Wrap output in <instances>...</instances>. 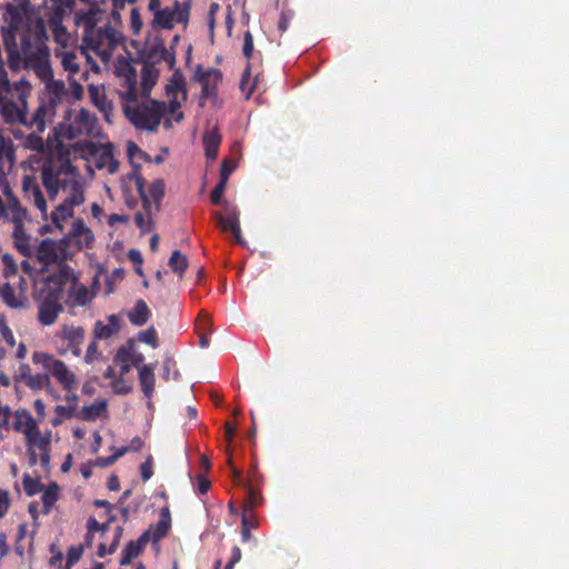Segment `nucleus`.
Returning a JSON list of instances; mask_svg holds the SVG:
<instances>
[{
  "mask_svg": "<svg viewBox=\"0 0 569 569\" xmlns=\"http://www.w3.org/2000/svg\"><path fill=\"white\" fill-rule=\"evenodd\" d=\"M139 198L142 203V211L134 214V223L140 229L141 233L151 232L153 229V216L158 212L154 211L152 199L147 194V189L143 188L142 192L138 191Z\"/></svg>",
  "mask_w": 569,
  "mask_h": 569,
  "instance_id": "2eb2a0df",
  "label": "nucleus"
},
{
  "mask_svg": "<svg viewBox=\"0 0 569 569\" xmlns=\"http://www.w3.org/2000/svg\"><path fill=\"white\" fill-rule=\"evenodd\" d=\"M107 411V401H96L90 406L82 407L79 418L84 421H94Z\"/></svg>",
  "mask_w": 569,
  "mask_h": 569,
  "instance_id": "f704fd0d",
  "label": "nucleus"
},
{
  "mask_svg": "<svg viewBox=\"0 0 569 569\" xmlns=\"http://www.w3.org/2000/svg\"><path fill=\"white\" fill-rule=\"evenodd\" d=\"M33 254L37 257L38 261L43 266H50L53 263H60L59 260V248L57 242L51 238L42 239L41 242L36 248Z\"/></svg>",
  "mask_w": 569,
  "mask_h": 569,
  "instance_id": "aec40b11",
  "label": "nucleus"
},
{
  "mask_svg": "<svg viewBox=\"0 0 569 569\" xmlns=\"http://www.w3.org/2000/svg\"><path fill=\"white\" fill-rule=\"evenodd\" d=\"M148 10L153 14L151 24L153 28L172 30L176 23L184 26L189 22L190 4L174 0L171 7H161V0H149Z\"/></svg>",
  "mask_w": 569,
  "mask_h": 569,
  "instance_id": "423d86ee",
  "label": "nucleus"
},
{
  "mask_svg": "<svg viewBox=\"0 0 569 569\" xmlns=\"http://www.w3.org/2000/svg\"><path fill=\"white\" fill-rule=\"evenodd\" d=\"M247 490V499L244 503V509L253 510L258 506H260L263 501L261 492L256 489L250 482L246 486Z\"/></svg>",
  "mask_w": 569,
  "mask_h": 569,
  "instance_id": "79ce46f5",
  "label": "nucleus"
},
{
  "mask_svg": "<svg viewBox=\"0 0 569 569\" xmlns=\"http://www.w3.org/2000/svg\"><path fill=\"white\" fill-rule=\"evenodd\" d=\"M171 270L182 277L183 272L188 268V259L179 250H174L168 262Z\"/></svg>",
  "mask_w": 569,
  "mask_h": 569,
  "instance_id": "a19ab883",
  "label": "nucleus"
},
{
  "mask_svg": "<svg viewBox=\"0 0 569 569\" xmlns=\"http://www.w3.org/2000/svg\"><path fill=\"white\" fill-rule=\"evenodd\" d=\"M59 486L56 482L50 483L41 496L43 513H50L52 507L58 500Z\"/></svg>",
  "mask_w": 569,
  "mask_h": 569,
  "instance_id": "ea45409f",
  "label": "nucleus"
},
{
  "mask_svg": "<svg viewBox=\"0 0 569 569\" xmlns=\"http://www.w3.org/2000/svg\"><path fill=\"white\" fill-rule=\"evenodd\" d=\"M54 412L57 413V416L59 418L53 419L52 425L58 426L59 423H61V419H71L72 417H74L76 406L74 405H70V406L58 405L54 408Z\"/></svg>",
  "mask_w": 569,
  "mask_h": 569,
  "instance_id": "de8ad7c7",
  "label": "nucleus"
},
{
  "mask_svg": "<svg viewBox=\"0 0 569 569\" xmlns=\"http://www.w3.org/2000/svg\"><path fill=\"white\" fill-rule=\"evenodd\" d=\"M31 359L34 365L44 369L49 377L52 376L67 392L76 389L77 377L62 360L42 351H34Z\"/></svg>",
  "mask_w": 569,
  "mask_h": 569,
  "instance_id": "6e6552de",
  "label": "nucleus"
},
{
  "mask_svg": "<svg viewBox=\"0 0 569 569\" xmlns=\"http://www.w3.org/2000/svg\"><path fill=\"white\" fill-rule=\"evenodd\" d=\"M97 121V118L94 114H92L87 109H80L79 112L76 114L73 123L71 124V128H76L74 134H82L87 133L90 134L92 132V128Z\"/></svg>",
  "mask_w": 569,
  "mask_h": 569,
  "instance_id": "bb28decb",
  "label": "nucleus"
},
{
  "mask_svg": "<svg viewBox=\"0 0 569 569\" xmlns=\"http://www.w3.org/2000/svg\"><path fill=\"white\" fill-rule=\"evenodd\" d=\"M166 187L162 179H156L151 182L147 190V194L152 199L154 211H160L161 202L164 198Z\"/></svg>",
  "mask_w": 569,
  "mask_h": 569,
  "instance_id": "c9c22d12",
  "label": "nucleus"
},
{
  "mask_svg": "<svg viewBox=\"0 0 569 569\" xmlns=\"http://www.w3.org/2000/svg\"><path fill=\"white\" fill-rule=\"evenodd\" d=\"M168 97H177L178 93L182 94V100L187 99V84L183 73L180 69H176L166 86Z\"/></svg>",
  "mask_w": 569,
  "mask_h": 569,
  "instance_id": "c85d7f7f",
  "label": "nucleus"
},
{
  "mask_svg": "<svg viewBox=\"0 0 569 569\" xmlns=\"http://www.w3.org/2000/svg\"><path fill=\"white\" fill-rule=\"evenodd\" d=\"M150 63H160L166 61L168 68L172 70L176 66V53L167 49L162 39H156L153 43L146 47V60Z\"/></svg>",
  "mask_w": 569,
  "mask_h": 569,
  "instance_id": "dca6fc26",
  "label": "nucleus"
},
{
  "mask_svg": "<svg viewBox=\"0 0 569 569\" xmlns=\"http://www.w3.org/2000/svg\"><path fill=\"white\" fill-rule=\"evenodd\" d=\"M82 555H83V546L82 545L71 546L67 552V563H66L64 569H70L74 563H77L81 559Z\"/></svg>",
  "mask_w": 569,
  "mask_h": 569,
  "instance_id": "09e8293b",
  "label": "nucleus"
},
{
  "mask_svg": "<svg viewBox=\"0 0 569 569\" xmlns=\"http://www.w3.org/2000/svg\"><path fill=\"white\" fill-rule=\"evenodd\" d=\"M3 193L7 198L6 208L8 211V220L12 224L24 222L28 219V211L22 207L20 200L14 196L9 186L4 187Z\"/></svg>",
  "mask_w": 569,
  "mask_h": 569,
  "instance_id": "6ab92c4d",
  "label": "nucleus"
},
{
  "mask_svg": "<svg viewBox=\"0 0 569 569\" xmlns=\"http://www.w3.org/2000/svg\"><path fill=\"white\" fill-rule=\"evenodd\" d=\"M114 72L120 80L121 90L119 93L121 100L126 102H136L138 99V72L133 66V61L126 58H119L116 63Z\"/></svg>",
  "mask_w": 569,
  "mask_h": 569,
  "instance_id": "9b49d317",
  "label": "nucleus"
},
{
  "mask_svg": "<svg viewBox=\"0 0 569 569\" xmlns=\"http://www.w3.org/2000/svg\"><path fill=\"white\" fill-rule=\"evenodd\" d=\"M222 212H216L214 218L217 219L220 228L223 231H229L234 237L237 243L242 244L243 239L241 237V228H240V212L237 206L230 203L227 200L222 202Z\"/></svg>",
  "mask_w": 569,
  "mask_h": 569,
  "instance_id": "ddd939ff",
  "label": "nucleus"
},
{
  "mask_svg": "<svg viewBox=\"0 0 569 569\" xmlns=\"http://www.w3.org/2000/svg\"><path fill=\"white\" fill-rule=\"evenodd\" d=\"M14 90L18 94L19 101L22 104H27V96L30 92V84L28 81L21 79L19 81H16L14 83H11V90Z\"/></svg>",
  "mask_w": 569,
  "mask_h": 569,
  "instance_id": "8fccbe9b",
  "label": "nucleus"
},
{
  "mask_svg": "<svg viewBox=\"0 0 569 569\" xmlns=\"http://www.w3.org/2000/svg\"><path fill=\"white\" fill-rule=\"evenodd\" d=\"M142 481H148L153 475V459L149 456L140 467Z\"/></svg>",
  "mask_w": 569,
  "mask_h": 569,
  "instance_id": "052dcab7",
  "label": "nucleus"
},
{
  "mask_svg": "<svg viewBox=\"0 0 569 569\" xmlns=\"http://www.w3.org/2000/svg\"><path fill=\"white\" fill-rule=\"evenodd\" d=\"M12 238L16 249L26 258L33 256L34 249L31 244V237L24 230V222L14 223Z\"/></svg>",
  "mask_w": 569,
  "mask_h": 569,
  "instance_id": "4be33fe9",
  "label": "nucleus"
},
{
  "mask_svg": "<svg viewBox=\"0 0 569 569\" xmlns=\"http://www.w3.org/2000/svg\"><path fill=\"white\" fill-rule=\"evenodd\" d=\"M62 289L48 274L41 282L36 296L38 321L42 326H52L63 311Z\"/></svg>",
  "mask_w": 569,
  "mask_h": 569,
  "instance_id": "20e7f679",
  "label": "nucleus"
},
{
  "mask_svg": "<svg viewBox=\"0 0 569 569\" xmlns=\"http://www.w3.org/2000/svg\"><path fill=\"white\" fill-rule=\"evenodd\" d=\"M32 449L36 448L40 451V463L47 469L50 463V445H51V432L48 431L44 436L38 430V435L32 439Z\"/></svg>",
  "mask_w": 569,
  "mask_h": 569,
  "instance_id": "a878e982",
  "label": "nucleus"
},
{
  "mask_svg": "<svg viewBox=\"0 0 569 569\" xmlns=\"http://www.w3.org/2000/svg\"><path fill=\"white\" fill-rule=\"evenodd\" d=\"M13 429L24 435L26 442H32L39 430L37 421L28 410L16 411Z\"/></svg>",
  "mask_w": 569,
  "mask_h": 569,
  "instance_id": "a211bd4d",
  "label": "nucleus"
},
{
  "mask_svg": "<svg viewBox=\"0 0 569 569\" xmlns=\"http://www.w3.org/2000/svg\"><path fill=\"white\" fill-rule=\"evenodd\" d=\"M91 102L99 108L100 111L107 113L111 110V103L107 100L103 90L99 87L90 84L88 88Z\"/></svg>",
  "mask_w": 569,
  "mask_h": 569,
  "instance_id": "e433bc0d",
  "label": "nucleus"
},
{
  "mask_svg": "<svg viewBox=\"0 0 569 569\" xmlns=\"http://www.w3.org/2000/svg\"><path fill=\"white\" fill-rule=\"evenodd\" d=\"M221 143V136L217 129L208 131L203 136V146L206 150V157L211 160H216Z\"/></svg>",
  "mask_w": 569,
  "mask_h": 569,
  "instance_id": "2f4dec72",
  "label": "nucleus"
},
{
  "mask_svg": "<svg viewBox=\"0 0 569 569\" xmlns=\"http://www.w3.org/2000/svg\"><path fill=\"white\" fill-rule=\"evenodd\" d=\"M97 11L89 10L81 16V19L90 32H87L86 39L93 50H113L120 42L121 34L117 31L110 22L104 23L102 27L94 28Z\"/></svg>",
  "mask_w": 569,
  "mask_h": 569,
  "instance_id": "0eeeda50",
  "label": "nucleus"
},
{
  "mask_svg": "<svg viewBox=\"0 0 569 569\" xmlns=\"http://www.w3.org/2000/svg\"><path fill=\"white\" fill-rule=\"evenodd\" d=\"M22 190L24 192V197L29 201L33 202L34 207L43 217H47V201L36 177L24 176L22 180Z\"/></svg>",
  "mask_w": 569,
  "mask_h": 569,
  "instance_id": "f3484780",
  "label": "nucleus"
},
{
  "mask_svg": "<svg viewBox=\"0 0 569 569\" xmlns=\"http://www.w3.org/2000/svg\"><path fill=\"white\" fill-rule=\"evenodd\" d=\"M7 3L3 14L6 26L0 28L1 40L10 62L18 60L17 39L24 23H29L31 17H41L44 13V2L33 6L31 0H13Z\"/></svg>",
  "mask_w": 569,
  "mask_h": 569,
  "instance_id": "f03ea898",
  "label": "nucleus"
},
{
  "mask_svg": "<svg viewBox=\"0 0 569 569\" xmlns=\"http://www.w3.org/2000/svg\"><path fill=\"white\" fill-rule=\"evenodd\" d=\"M149 541H152V533H151V527L146 530L139 538L137 541H133V543H136V547H139V551L140 553L142 552V550L146 548V546L148 545Z\"/></svg>",
  "mask_w": 569,
  "mask_h": 569,
  "instance_id": "774afa93",
  "label": "nucleus"
},
{
  "mask_svg": "<svg viewBox=\"0 0 569 569\" xmlns=\"http://www.w3.org/2000/svg\"><path fill=\"white\" fill-rule=\"evenodd\" d=\"M139 381H140L143 395L147 398H151V396L154 391V386H156L153 366H141L140 367Z\"/></svg>",
  "mask_w": 569,
  "mask_h": 569,
  "instance_id": "473e14b6",
  "label": "nucleus"
},
{
  "mask_svg": "<svg viewBox=\"0 0 569 569\" xmlns=\"http://www.w3.org/2000/svg\"><path fill=\"white\" fill-rule=\"evenodd\" d=\"M244 521L247 522L248 528L250 530L256 529L258 527L257 516L253 513V510L244 509L241 526L244 527Z\"/></svg>",
  "mask_w": 569,
  "mask_h": 569,
  "instance_id": "0e129e2a",
  "label": "nucleus"
},
{
  "mask_svg": "<svg viewBox=\"0 0 569 569\" xmlns=\"http://www.w3.org/2000/svg\"><path fill=\"white\" fill-rule=\"evenodd\" d=\"M150 313L151 312L147 302L142 299H139L134 307L128 312V319L131 325L141 327L148 322Z\"/></svg>",
  "mask_w": 569,
  "mask_h": 569,
  "instance_id": "c756f323",
  "label": "nucleus"
},
{
  "mask_svg": "<svg viewBox=\"0 0 569 569\" xmlns=\"http://www.w3.org/2000/svg\"><path fill=\"white\" fill-rule=\"evenodd\" d=\"M9 93H11V86L8 90L0 88V116L2 120L9 124H26L27 104L12 101L7 97Z\"/></svg>",
  "mask_w": 569,
  "mask_h": 569,
  "instance_id": "f8f14e48",
  "label": "nucleus"
},
{
  "mask_svg": "<svg viewBox=\"0 0 569 569\" xmlns=\"http://www.w3.org/2000/svg\"><path fill=\"white\" fill-rule=\"evenodd\" d=\"M68 188L70 189V193L64 200L73 208L80 206L84 201L83 188L81 183L76 180L74 176L70 177Z\"/></svg>",
  "mask_w": 569,
  "mask_h": 569,
  "instance_id": "4c0bfd02",
  "label": "nucleus"
},
{
  "mask_svg": "<svg viewBox=\"0 0 569 569\" xmlns=\"http://www.w3.org/2000/svg\"><path fill=\"white\" fill-rule=\"evenodd\" d=\"M56 57L60 58L61 64L69 77H73L80 71L79 57L74 51L56 50Z\"/></svg>",
  "mask_w": 569,
  "mask_h": 569,
  "instance_id": "7c9ffc66",
  "label": "nucleus"
},
{
  "mask_svg": "<svg viewBox=\"0 0 569 569\" xmlns=\"http://www.w3.org/2000/svg\"><path fill=\"white\" fill-rule=\"evenodd\" d=\"M98 341L94 337H92V340L87 347L83 361L88 365L93 363L94 361H99L103 358V355L101 351H99Z\"/></svg>",
  "mask_w": 569,
  "mask_h": 569,
  "instance_id": "c03bdc74",
  "label": "nucleus"
},
{
  "mask_svg": "<svg viewBox=\"0 0 569 569\" xmlns=\"http://www.w3.org/2000/svg\"><path fill=\"white\" fill-rule=\"evenodd\" d=\"M48 108L44 103L39 104L31 117L27 116L26 127L34 129L37 132H43L46 129V117Z\"/></svg>",
  "mask_w": 569,
  "mask_h": 569,
  "instance_id": "72a5a7b5",
  "label": "nucleus"
},
{
  "mask_svg": "<svg viewBox=\"0 0 569 569\" xmlns=\"http://www.w3.org/2000/svg\"><path fill=\"white\" fill-rule=\"evenodd\" d=\"M233 170L234 166H232L228 159H224L221 163L220 180L223 182H228L229 176L232 173Z\"/></svg>",
  "mask_w": 569,
  "mask_h": 569,
  "instance_id": "69168bd1",
  "label": "nucleus"
},
{
  "mask_svg": "<svg viewBox=\"0 0 569 569\" xmlns=\"http://www.w3.org/2000/svg\"><path fill=\"white\" fill-rule=\"evenodd\" d=\"M113 391L118 395H128L131 391V387L124 380V376L119 373V377L111 382Z\"/></svg>",
  "mask_w": 569,
  "mask_h": 569,
  "instance_id": "4d7b16f0",
  "label": "nucleus"
},
{
  "mask_svg": "<svg viewBox=\"0 0 569 569\" xmlns=\"http://www.w3.org/2000/svg\"><path fill=\"white\" fill-rule=\"evenodd\" d=\"M250 77H251V68H250V63H248L246 69L242 72V77H241V80H240V90L242 92H246V99H249L251 93L254 90V84H251L248 88V84H249V81H250Z\"/></svg>",
  "mask_w": 569,
  "mask_h": 569,
  "instance_id": "5fc2aeb1",
  "label": "nucleus"
},
{
  "mask_svg": "<svg viewBox=\"0 0 569 569\" xmlns=\"http://www.w3.org/2000/svg\"><path fill=\"white\" fill-rule=\"evenodd\" d=\"M193 80L201 83V98H216L218 86L222 81V72L216 68L203 70L201 64L197 66Z\"/></svg>",
  "mask_w": 569,
  "mask_h": 569,
  "instance_id": "4468645a",
  "label": "nucleus"
},
{
  "mask_svg": "<svg viewBox=\"0 0 569 569\" xmlns=\"http://www.w3.org/2000/svg\"><path fill=\"white\" fill-rule=\"evenodd\" d=\"M127 154H128V158H129V161L131 164L136 163L134 162V158H139V159H144L147 161L150 160V157L148 153H146L144 151H142L138 144H136L134 142L130 141L127 146Z\"/></svg>",
  "mask_w": 569,
  "mask_h": 569,
  "instance_id": "603ef678",
  "label": "nucleus"
},
{
  "mask_svg": "<svg viewBox=\"0 0 569 569\" xmlns=\"http://www.w3.org/2000/svg\"><path fill=\"white\" fill-rule=\"evenodd\" d=\"M143 22L138 8H132L130 11V27L133 34H139L142 29Z\"/></svg>",
  "mask_w": 569,
  "mask_h": 569,
  "instance_id": "6e6d98bb",
  "label": "nucleus"
},
{
  "mask_svg": "<svg viewBox=\"0 0 569 569\" xmlns=\"http://www.w3.org/2000/svg\"><path fill=\"white\" fill-rule=\"evenodd\" d=\"M73 6L74 0H44V13L41 17H31L29 23H24L18 34V60L10 62L7 58V64L11 71L31 69L42 81L52 80L47 23L52 31L54 42L66 49L71 36L63 26V20L71 13Z\"/></svg>",
  "mask_w": 569,
  "mask_h": 569,
  "instance_id": "f257e3e1",
  "label": "nucleus"
},
{
  "mask_svg": "<svg viewBox=\"0 0 569 569\" xmlns=\"http://www.w3.org/2000/svg\"><path fill=\"white\" fill-rule=\"evenodd\" d=\"M73 216V207L66 200L56 207L51 212V221L59 229H62L61 222Z\"/></svg>",
  "mask_w": 569,
  "mask_h": 569,
  "instance_id": "58836bf2",
  "label": "nucleus"
},
{
  "mask_svg": "<svg viewBox=\"0 0 569 569\" xmlns=\"http://www.w3.org/2000/svg\"><path fill=\"white\" fill-rule=\"evenodd\" d=\"M50 552L52 553V556L49 560V565L51 567L64 569V567H62L63 553L60 550H58L54 545L50 546Z\"/></svg>",
  "mask_w": 569,
  "mask_h": 569,
  "instance_id": "e2e57ef3",
  "label": "nucleus"
},
{
  "mask_svg": "<svg viewBox=\"0 0 569 569\" xmlns=\"http://www.w3.org/2000/svg\"><path fill=\"white\" fill-rule=\"evenodd\" d=\"M171 528V515L168 507H163L160 509L159 520L154 527L151 528L152 533V543H158L161 539H163Z\"/></svg>",
  "mask_w": 569,
  "mask_h": 569,
  "instance_id": "cd10ccee",
  "label": "nucleus"
},
{
  "mask_svg": "<svg viewBox=\"0 0 569 569\" xmlns=\"http://www.w3.org/2000/svg\"><path fill=\"white\" fill-rule=\"evenodd\" d=\"M138 340L140 342L150 345L154 349L159 347L158 333L152 326L143 331H140L138 333Z\"/></svg>",
  "mask_w": 569,
  "mask_h": 569,
  "instance_id": "49530a36",
  "label": "nucleus"
},
{
  "mask_svg": "<svg viewBox=\"0 0 569 569\" xmlns=\"http://www.w3.org/2000/svg\"><path fill=\"white\" fill-rule=\"evenodd\" d=\"M140 555L139 547H136L133 540H130L126 543L120 558V566H128L133 558H137Z\"/></svg>",
  "mask_w": 569,
  "mask_h": 569,
  "instance_id": "37998d69",
  "label": "nucleus"
},
{
  "mask_svg": "<svg viewBox=\"0 0 569 569\" xmlns=\"http://www.w3.org/2000/svg\"><path fill=\"white\" fill-rule=\"evenodd\" d=\"M76 176V169L69 162L54 168L43 166L41 170L42 184L47 190L49 200H54L60 189L66 190L69 186L70 177Z\"/></svg>",
  "mask_w": 569,
  "mask_h": 569,
  "instance_id": "1a4fd4ad",
  "label": "nucleus"
},
{
  "mask_svg": "<svg viewBox=\"0 0 569 569\" xmlns=\"http://www.w3.org/2000/svg\"><path fill=\"white\" fill-rule=\"evenodd\" d=\"M0 335H1V338L8 343L9 347H14L16 338H14L12 330L8 326L4 316H0Z\"/></svg>",
  "mask_w": 569,
  "mask_h": 569,
  "instance_id": "3c124183",
  "label": "nucleus"
},
{
  "mask_svg": "<svg viewBox=\"0 0 569 569\" xmlns=\"http://www.w3.org/2000/svg\"><path fill=\"white\" fill-rule=\"evenodd\" d=\"M56 339L61 342V346L57 348L60 356L71 353L78 358L82 353L81 347L86 339V329L73 323H64L57 331Z\"/></svg>",
  "mask_w": 569,
  "mask_h": 569,
  "instance_id": "9d476101",
  "label": "nucleus"
},
{
  "mask_svg": "<svg viewBox=\"0 0 569 569\" xmlns=\"http://www.w3.org/2000/svg\"><path fill=\"white\" fill-rule=\"evenodd\" d=\"M49 274L61 287L62 298L68 293L67 302L71 306L83 307L90 301L88 288L79 282V277L67 262L58 263Z\"/></svg>",
  "mask_w": 569,
  "mask_h": 569,
  "instance_id": "39448f33",
  "label": "nucleus"
},
{
  "mask_svg": "<svg viewBox=\"0 0 569 569\" xmlns=\"http://www.w3.org/2000/svg\"><path fill=\"white\" fill-rule=\"evenodd\" d=\"M22 485L24 492L30 497L39 493L43 489V485L40 480L31 478L29 475H24Z\"/></svg>",
  "mask_w": 569,
  "mask_h": 569,
  "instance_id": "a18cd8bd",
  "label": "nucleus"
},
{
  "mask_svg": "<svg viewBox=\"0 0 569 569\" xmlns=\"http://www.w3.org/2000/svg\"><path fill=\"white\" fill-rule=\"evenodd\" d=\"M253 49H254V46H253L252 33L250 31H247V32H244V36H243V48H242L243 56L247 59H250L252 57Z\"/></svg>",
  "mask_w": 569,
  "mask_h": 569,
  "instance_id": "680f3d73",
  "label": "nucleus"
},
{
  "mask_svg": "<svg viewBox=\"0 0 569 569\" xmlns=\"http://www.w3.org/2000/svg\"><path fill=\"white\" fill-rule=\"evenodd\" d=\"M1 296L9 307L17 308L19 306L16 301L13 289L9 283H6L2 288Z\"/></svg>",
  "mask_w": 569,
  "mask_h": 569,
  "instance_id": "bf43d9fd",
  "label": "nucleus"
},
{
  "mask_svg": "<svg viewBox=\"0 0 569 569\" xmlns=\"http://www.w3.org/2000/svg\"><path fill=\"white\" fill-rule=\"evenodd\" d=\"M227 182L219 180L218 184L213 188L210 193V200L213 204H222V194L226 190Z\"/></svg>",
  "mask_w": 569,
  "mask_h": 569,
  "instance_id": "13d9d810",
  "label": "nucleus"
},
{
  "mask_svg": "<svg viewBox=\"0 0 569 569\" xmlns=\"http://www.w3.org/2000/svg\"><path fill=\"white\" fill-rule=\"evenodd\" d=\"M159 78V69L154 63L143 61L141 69V97L149 98L152 88L156 86Z\"/></svg>",
  "mask_w": 569,
  "mask_h": 569,
  "instance_id": "5701e85b",
  "label": "nucleus"
},
{
  "mask_svg": "<svg viewBox=\"0 0 569 569\" xmlns=\"http://www.w3.org/2000/svg\"><path fill=\"white\" fill-rule=\"evenodd\" d=\"M134 351V342L133 340H128L126 342V345L121 346L116 355H114V362L117 365H119L120 369H119V373L121 376H126L130 372L131 370V358H132V352Z\"/></svg>",
  "mask_w": 569,
  "mask_h": 569,
  "instance_id": "b1692460",
  "label": "nucleus"
},
{
  "mask_svg": "<svg viewBox=\"0 0 569 569\" xmlns=\"http://www.w3.org/2000/svg\"><path fill=\"white\" fill-rule=\"evenodd\" d=\"M149 541H152V533H151V527L146 530L139 538L137 541H133V543H136V547H139V551L140 553L142 552V550L146 548V546L148 545Z\"/></svg>",
  "mask_w": 569,
  "mask_h": 569,
  "instance_id": "338daca9",
  "label": "nucleus"
},
{
  "mask_svg": "<svg viewBox=\"0 0 569 569\" xmlns=\"http://www.w3.org/2000/svg\"><path fill=\"white\" fill-rule=\"evenodd\" d=\"M108 323L97 320L93 326L92 336L96 340H106L117 335L121 329V322L117 315L107 317Z\"/></svg>",
  "mask_w": 569,
  "mask_h": 569,
  "instance_id": "412c9836",
  "label": "nucleus"
},
{
  "mask_svg": "<svg viewBox=\"0 0 569 569\" xmlns=\"http://www.w3.org/2000/svg\"><path fill=\"white\" fill-rule=\"evenodd\" d=\"M20 370L21 380L31 390H41L50 383V377L48 372L32 375L30 373V368L28 366L21 367Z\"/></svg>",
  "mask_w": 569,
  "mask_h": 569,
  "instance_id": "393cba45",
  "label": "nucleus"
},
{
  "mask_svg": "<svg viewBox=\"0 0 569 569\" xmlns=\"http://www.w3.org/2000/svg\"><path fill=\"white\" fill-rule=\"evenodd\" d=\"M131 166L132 171L128 173V178L134 181L137 191L142 192V189L146 188V180L141 174V166L139 163H133Z\"/></svg>",
  "mask_w": 569,
  "mask_h": 569,
  "instance_id": "864d4df0",
  "label": "nucleus"
},
{
  "mask_svg": "<svg viewBox=\"0 0 569 569\" xmlns=\"http://www.w3.org/2000/svg\"><path fill=\"white\" fill-rule=\"evenodd\" d=\"M141 103L122 101V110L126 118L137 129L147 131H157L167 107L163 101H158L150 98Z\"/></svg>",
  "mask_w": 569,
  "mask_h": 569,
  "instance_id": "7ed1b4c3",
  "label": "nucleus"
}]
</instances>
